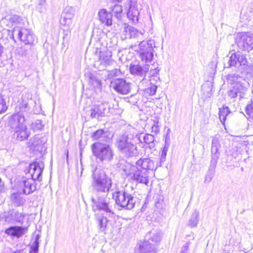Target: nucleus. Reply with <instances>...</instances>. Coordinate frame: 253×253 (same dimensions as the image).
Returning <instances> with one entry per match:
<instances>
[{
    "label": "nucleus",
    "instance_id": "f257e3e1",
    "mask_svg": "<svg viewBox=\"0 0 253 253\" xmlns=\"http://www.w3.org/2000/svg\"><path fill=\"white\" fill-rule=\"evenodd\" d=\"M92 177L91 206L93 211H103L113 214L114 212L112 202L105 199L112 185L111 179L103 170L96 168L93 171Z\"/></svg>",
    "mask_w": 253,
    "mask_h": 253
},
{
    "label": "nucleus",
    "instance_id": "f03ea898",
    "mask_svg": "<svg viewBox=\"0 0 253 253\" xmlns=\"http://www.w3.org/2000/svg\"><path fill=\"white\" fill-rule=\"evenodd\" d=\"M154 168V163L151 159H140L135 165H128L124 170L130 182L147 185L149 183L148 170H153Z\"/></svg>",
    "mask_w": 253,
    "mask_h": 253
},
{
    "label": "nucleus",
    "instance_id": "7ed1b4c3",
    "mask_svg": "<svg viewBox=\"0 0 253 253\" xmlns=\"http://www.w3.org/2000/svg\"><path fill=\"white\" fill-rule=\"evenodd\" d=\"M141 142L140 135L133 130L126 131L118 137L116 146L119 150L126 157H133L138 154L136 144Z\"/></svg>",
    "mask_w": 253,
    "mask_h": 253
},
{
    "label": "nucleus",
    "instance_id": "20e7f679",
    "mask_svg": "<svg viewBox=\"0 0 253 253\" xmlns=\"http://www.w3.org/2000/svg\"><path fill=\"white\" fill-rule=\"evenodd\" d=\"M91 149L93 155L101 162H109L113 159L114 151L109 144L97 142L91 145Z\"/></svg>",
    "mask_w": 253,
    "mask_h": 253
},
{
    "label": "nucleus",
    "instance_id": "39448f33",
    "mask_svg": "<svg viewBox=\"0 0 253 253\" xmlns=\"http://www.w3.org/2000/svg\"><path fill=\"white\" fill-rule=\"evenodd\" d=\"M155 41L153 40L143 41L139 44V49L136 45L131 46V48L137 51L142 61L146 63H150L154 57V48L155 47Z\"/></svg>",
    "mask_w": 253,
    "mask_h": 253
},
{
    "label": "nucleus",
    "instance_id": "423d86ee",
    "mask_svg": "<svg viewBox=\"0 0 253 253\" xmlns=\"http://www.w3.org/2000/svg\"><path fill=\"white\" fill-rule=\"evenodd\" d=\"M116 204L122 209L130 210L136 203V199L126 190L116 191L113 195Z\"/></svg>",
    "mask_w": 253,
    "mask_h": 253
},
{
    "label": "nucleus",
    "instance_id": "0eeeda50",
    "mask_svg": "<svg viewBox=\"0 0 253 253\" xmlns=\"http://www.w3.org/2000/svg\"><path fill=\"white\" fill-rule=\"evenodd\" d=\"M229 57H227V63H224V66L226 68H230L234 66L237 68H241L240 71L243 72L247 70L251 65L249 63L246 57L239 51L230 52Z\"/></svg>",
    "mask_w": 253,
    "mask_h": 253
},
{
    "label": "nucleus",
    "instance_id": "6e6552de",
    "mask_svg": "<svg viewBox=\"0 0 253 253\" xmlns=\"http://www.w3.org/2000/svg\"><path fill=\"white\" fill-rule=\"evenodd\" d=\"M36 183L30 177L22 176L16 180L13 189L19 193L28 195L32 193L36 190Z\"/></svg>",
    "mask_w": 253,
    "mask_h": 253
},
{
    "label": "nucleus",
    "instance_id": "1a4fd4ad",
    "mask_svg": "<svg viewBox=\"0 0 253 253\" xmlns=\"http://www.w3.org/2000/svg\"><path fill=\"white\" fill-rule=\"evenodd\" d=\"M235 41L240 49L249 52L253 49V33L242 32L237 33Z\"/></svg>",
    "mask_w": 253,
    "mask_h": 253
},
{
    "label": "nucleus",
    "instance_id": "9d476101",
    "mask_svg": "<svg viewBox=\"0 0 253 253\" xmlns=\"http://www.w3.org/2000/svg\"><path fill=\"white\" fill-rule=\"evenodd\" d=\"M12 35L17 36L25 44H33L36 39V37L32 31L26 28H21L19 26L14 28Z\"/></svg>",
    "mask_w": 253,
    "mask_h": 253
},
{
    "label": "nucleus",
    "instance_id": "9b49d317",
    "mask_svg": "<svg viewBox=\"0 0 253 253\" xmlns=\"http://www.w3.org/2000/svg\"><path fill=\"white\" fill-rule=\"evenodd\" d=\"M75 9L70 6H66L61 14L60 23L64 31H69L72 26Z\"/></svg>",
    "mask_w": 253,
    "mask_h": 253
},
{
    "label": "nucleus",
    "instance_id": "f8f14e48",
    "mask_svg": "<svg viewBox=\"0 0 253 253\" xmlns=\"http://www.w3.org/2000/svg\"><path fill=\"white\" fill-rule=\"evenodd\" d=\"M44 167V163L42 162H35L31 164L26 173H29V176L31 177V179L41 181L42 180V174Z\"/></svg>",
    "mask_w": 253,
    "mask_h": 253
},
{
    "label": "nucleus",
    "instance_id": "ddd939ff",
    "mask_svg": "<svg viewBox=\"0 0 253 253\" xmlns=\"http://www.w3.org/2000/svg\"><path fill=\"white\" fill-rule=\"evenodd\" d=\"M112 56V53L110 50H106L100 52L98 60L95 62V66L100 70H103L107 66L113 65L115 61Z\"/></svg>",
    "mask_w": 253,
    "mask_h": 253
},
{
    "label": "nucleus",
    "instance_id": "4468645a",
    "mask_svg": "<svg viewBox=\"0 0 253 253\" xmlns=\"http://www.w3.org/2000/svg\"><path fill=\"white\" fill-rule=\"evenodd\" d=\"M110 86L120 94H126L130 90V84L123 79H116L112 81Z\"/></svg>",
    "mask_w": 253,
    "mask_h": 253
},
{
    "label": "nucleus",
    "instance_id": "2eb2a0df",
    "mask_svg": "<svg viewBox=\"0 0 253 253\" xmlns=\"http://www.w3.org/2000/svg\"><path fill=\"white\" fill-rule=\"evenodd\" d=\"M220 147V145L218 139L216 137L213 138L211 148V158L210 167L213 169H215L217 161L219 158L220 153L218 150Z\"/></svg>",
    "mask_w": 253,
    "mask_h": 253
},
{
    "label": "nucleus",
    "instance_id": "dca6fc26",
    "mask_svg": "<svg viewBox=\"0 0 253 253\" xmlns=\"http://www.w3.org/2000/svg\"><path fill=\"white\" fill-rule=\"evenodd\" d=\"M127 5L128 6L127 11L128 18L133 23L137 22L138 21L139 12L136 0H128Z\"/></svg>",
    "mask_w": 253,
    "mask_h": 253
},
{
    "label": "nucleus",
    "instance_id": "f3484780",
    "mask_svg": "<svg viewBox=\"0 0 253 253\" xmlns=\"http://www.w3.org/2000/svg\"><path fill=\"white\" fill-rule=\"evenodd\" d=\"M24 116L18 113L12 115L9 120V125L12 130L20 127L22 126H26Z\"/></svg>",
    "mask_w": 253,
    "mask_h": 253
},
{
    "label": "nucleus",
    "instance_id": "a211bd4d",
    "mask_svg": "<svg viewBox=\"0 0 253 253\" xmlns=\"http://www.w3.org/2000/svg\"><path fill=\"white\" fill-rule=\"evenodd\" d=\"M247 88L242 84H237V85L231 86V88L228 92V95L231 98H235L239 96L240 98L243 97Z\"/></svg>",
    "mask_w": 253,
    "mask_h": 253
},
{
    "label": "nucleus",
    "instance_id": "6ab92c4d",
    "mask_svg": "<svg viewBox=\"0 0 253 253\" xmlns=\"http://www.w3.org/2000/svg\"><path fill=\"white\" fill-rule=\"evenodd\" d=\"M28 231L27 227L11 226L5 231V233L7 235L19 238L24 235Z\"/></svg>",
    "mask_w": 253,
    "mask_h": 253
},
{
    "label": "nucleus",
    "instance_id": "aec40b11",
    "mask_svg": "<svg viewBox=\"0 0 253 253\" xmlns=\"http://www.w3.org/2000/svg\"><path fill=\"white\" fill-rule=\"evenodd\" d=\"M138 245L139 248L138 253H156L157 249L154 245H152L148 241L140 242Z\"/></svg>",
    "mask_w": 253,
    "mask_h": 253
},
{
    "label": "nucleus",
    "instance_id": "412c9836",
    "mask_svg": "<svg viewBox=\"0 0 253 253\" xmlns=\"http://www.w3.org/2000/svg\"><path fill=\"white\" fill-rule=\"evenodd\" d=\"M14 135L18 140L23 141L28 139L30 135V132L26 126H21L18 128L13 130Z\"/></svg>",
    "mask_w": 253,
    "mask_h": 253
},
{
    "label": "nucleus",
    "instance_id": "4be33fe9",
    "mask_svg": "<svg viewBox=\"0 0 253 253\" xmlns=\"http://www.w3.org/2000/svg\"><path fill=\"white\" fill-rule=\"evenodd\" d=\"M99 20L107 26H111L112 24V14L108 12L105 9L100 10L98 13Z\"/></svg>",
    "mask_w": 253,
    "mask_h": 253
},
{
    "label": "nucleus",
    "instance_id": "5701e85b",
    "mask_svg": "<svg viewBox=\"0 0 253 253\" xmlns=\"http://www.w3.org/2000/svg\"><path fill=\"white\" fill-rule=\"evenodd\" d=\"M149 69V65L148 63L145 64L142 67L139 65H130L129 70L131 74L142 76L144 74L146 73Z\"/></svg>",
    "mask_w": 253,
    "mask_h": 253
},
{
    "label": "nucleus",
    "instance_id": "b1692460",
    "mask_svg": "<svg viewBox=\"0 0 253 253\" xmlns=\"http://www.w3.org/2000/svg\"><path fill=\"white\" fill-rule=\"evenodd\" d=\"M146 238L155 243H158L161 240L162 233L159 230H153L147 233Z\"/></svg>",
    "mask_w": 253,
    "mask_h": 253
},
{
    "label": "nucleus",
    "instance_id": "393cba45",
    "mask_svg": "<svg viewBox=\"0 0 253 253\" xmlns=\"http://www.w3.org/2000/svg\"><path fill=\"white\" fill-rule=\"evenodd\" d=\"M96 106L98 109L99 115L101 117L107 115L110 112V105L108 102L106 101H105L99 105Z\"/></svg>",
    "mask_w": 253,
    "mask_h": 253
},
{
    "label": "nucleus",
    "instance_id": "a878e982",
    "mask_svg": "<svg viewBox=\"0 0 253 253\" xmlns=\"http://www.w3.org/2000/svg\"><path fill=\"white\" fill-rule=\"evenodd\" d=\"M22 194L16 191V192L13 193L11 195V200L17 206L22 205L25 202V199L20 195Z\"/></svg>",
    "mask_w": 253,
    "mask_h": 253
},
{
    "label": "nucleus",
    "instance_id": "bb28decb",
    "mask_svg": "<svg viewBox=\"0 0 253 253\" xmlns=\"http://www.w3.org/2000/svg\"><path fill=\"white\" fill-rule=\"evenodd\" d=\"M9 217L16 222L22 223L25 218V214L17 211H12L7 214L6 218Z\"/></svg>",
    "mask_w": 253,
    "mask_h": 253
},
{
    "label": "nucleus",
    "instance_id": "cd10ccee",
    "mask_svg": "<svg viewBox=\"0 0 253 253\" xmlns=\"http://www.w3.org/2000/svg\"><path fill=\"white\" fill-rule=\"evenodd\" d=\"M241 77L235 74H230L227 76L226 80L228 83L231 86L237 85V84H242L241 83Z\"/></svg>",
    "mask_w": 253,
    "mask_h": 253
},
{
    "label": "nucleus",
    "instance_id": "c85d7f7f",
    "mask_svg": "<svg viewBox=\"0 0 253 253\" xmlns=\"http://www.w3.org/2000/svg\"><path fill=\"white\" fill-rule=\"evenodd\" d=\"M199 212L195 210L191 214L188 222V226L193 228L197 226L199 222Z\"/></svg>",
    "mask_w": 253,
    "mask_h": 253
},
{
    "label": "nucleus",
    "instance_id": "c756f323",
    "mask_svg": "<svg viewBox=\"0 0 253 253\" xmlns=\"http://www.w3.org/2000/svg\"><path fill=\"white\" fill-rule=\"evenodd\" d=\"M144 142L149 145L150 149H152L155 147V138L152 134H146L143 136Z\"/></svg>",
    "mask_w": 253,
    "mask_h": 253
},
{
    "label": "nucleus",
    "instance_id": "7c9ffc66",
    "mask_svg": "<svg viewBox=\"0 0 253 253\" xmlns=\"http://www.w3.org/2000/svg\"><path fill=\"white\" fill-rule=\"evenodd\" d=\"M98 221L99 222L100 230L102 232H104L108 227L109 220L107 217L102 216L98 218Z\"/></svg>",
    "mask_w": 253,
    "mask_h": 253
},
{
    "label": "nucleus",
    "instance_id": "2f4dec72",
    "mask_svg": "<svg viewBox=\"0 0 253 253\" xmlns=\"http://www.w3.org/2000/svg\"><path fill=\"white\" fill-rule=\"evenodd\" d=\"M230 113L229 108L228 107H223L222 109H220L219 111V118L220 122L222 123H224L226 116Z\"/></svg>",
    "mask_w": 253,
    "mask_h": 253
},
{
    "label": "nucleus",
    "instance_id": "473e14b6",
    "mask_svg": "<svg viewBox=\"0 0 253 253\" xmlns=\"http://www.w3.org/2000/svg\"><path fill=\"white\" fill-rule=\"evenodd\" d=\"M24 96V95H23ZM29 104L28 100L24 99L23 96L22 98V101L18 106V109L20 112H25L29 110Z\"/></svg>",
    "mask_w": 253,
    "mask_h": 253
},
{
    "label": "nucleus",
    "instance_id": "72a5a7b5",
    "mask_svg": "<svg viewBox=\"0 0 253 253\" xmlns=\"http://www.w3.org/2000/svg\"><path fill=\"white\" fill-rule=\"evenodd\" d=\"M111 8L112 12L115 14L117 18L121 17L123 9L121 5L115 4L114 6H111Z\"/></svg>",
    "mask_w": 253,
    "mask_h": 253
},
{
    "label": "nucleus",
    "instance_id": "f704fd0d",
    "mask_svg": "<svg viewBox=\"0 0 253 253\" xmlns=\"http://www.w3.org/2000/svg\"><path fill=\"white\" fill-rule=\"evenodd\" d=\"M214 175V169L211 168L210 166L209 169L205 177L204 182L205 183H210Z\"/></svg>",
    "mask_w": 253,
    "mask_h": 253
},
{
    "label": "nucleus",
    "instance_id": "c9c22d12",
    "mask_svg": "<svg viewBox=\"0 0 253 253\" xmlns=\"http://www.w3.org/2000/svg\"><path fill=\"white\" fill-rule=\"evenodd\" d=\"M90 117L93 118H97V119H99L101 117L100 116L98 109L96 105H94L91 107L90 110Z\"/></svg>",
    "mask_w": 253,
    "mask_h": 253
},
{
    "label": "nucleus",
    "instance_id": "e433bc0d",
    "mask_svg": "<svg viewBox=\"0 0 253 253\" xmlns=\"http://www.w3.org/2000/svg\"><path fill=\"white\" fill-rule=\"evenodd\" d=\"M131 28V26H129L126 24H125L123 25L122 28V35L124 36L125 39L129 38V29Z\"/></svg>",
    "mask_w": 253,
    "mask_h": 253
},
{
    "label": "nucleus",
    "instance_id": "4c0bfd02",
    "mask_svg": "<svg viewBox=\"0 0 253 253\" xmlns=\"http://www.w3.org/2000/svg\"><path fill=\"white\" fill-rule=\"evenodd\" d=\"M90 80L91 84H92L94 88L98 89L99 90L101 89L102 87L101 80L95 77L91 78Z\"/></svg>",
    "mask_w": 253,
    "mask_h": 253
},
{
    "label": "nucleus",
    "instance_id": "58836bf2",
    "mask_svg": "<svg viewBox=\"0 0 253 253\" xmlns=\"http://www.w3.org/2000/svg\"><path fill=\"white\" fill-rule=\"evenodd\" d=\"M105 134L104 133L103 130L99 129L92 134V137L95 140H97L103 137H105Z\"/></svg>",
    "mask_w": 253,
    "mask_h": 253
},
{
    "label": "nucleus",
    "instance_id": "ea45409f",
    "mask_svg": "<svg viewBox=\"0 0 253 253\" xmlns=\"http://www.w3.org/2000/svg\"><path fill=\"white\" fill-rule=\"evenodd\" d=\"M7 109L5 100L1 95H0V114L5 112Z\"/></svg>",
    "mask_w": 253,
    "mask_h": 253
},
{
    "label": "nucleus",
    "instance_id": "a19ab883",
    "mask_svg": "<svg viewBox=\"0 0 253 253\" xmlns=\"http://www.w3.org/2000/svg\"><path fill=\"white\" fill-rule=\"evenodd\" d=\"M129 30V38H136V37H139V36H142V34L141 32H139L137 31V30L131 26V28Z\"/></svg>",
    "mask_w": 253,
    "mask_h": 253
},
{
    "label": "nucleus",
    "instance_id": "79ce46f5",
    "mask_svg": "<svg viewBox=\"0 0 253 253\" xmlns=\"http://www.w3.org/2000/svg\"><path fill=\"white\" fill-rule=\"evenodd\" d=\"M157 85H150V87L145 89V91L146 93L148 94L149 95H153L155 94L157 89Z\"/></svg>",
    "mask_w": 253,
    "mask_h": 253
},
{
    "label": "nucleus",
    "instance_id": "37998d69",
    "mask_svg": "<svg viewBox=\"0 0 253 253\" xmlns=\"http://www.w3.org/2000/svg\"><path fill=\"white\" fill-rule=\"evenodd\" d=\"M31 126L34 130H40L42 128L43 125H42V121L37 120L32 124Z\"/></svg>",
    "mask_w": 253,
    "mask_h": 253
},
{
    "label": "nucleus",
    "instance_id": "c03bdc74",
    "mask_svg": "<svg viewBox=\"0 0 253 253\" xmlns=\"http://www.w3.org/2000/svg\"><path fill=\"white\" fill-rule=\"evenodd\" d=\"M247 114L252 119H253V101L248 105L246 108Z\"/></svg>",
    "mask_w": 253,
    "mask_h": 253
},
{
    "label": "nucleus",
    "instance_id": "a18cd8bd",
    "mask_svg": "<svg viewBox=\"0 0 253 253\" xmlns=\"http://www.w3.org/2000/svg\"><path fill=\"white\" fill-rule=\"evenodd\" d=\"M121 74V71L118 69H114L108 71V77L112 78L115 76H118Z\"/></svg>",
    "mask_w": 253,
    "mask_h": 253
},
{
    "label": "nucleus",
    "instance_id": "49530a36",
    "mask_svg": "<svg viewBox=\"0 0 253 253\" xmlns=\"http://www.w3.org/2000/svg\"><path fill=\"white\" fill-rule=\"evenodd\" d=\"M150 85H158L160 82V80L159 77L158 76H154L153 77H151L150 80Z\"/></svg>",
    "mask_w": 253,
    "mask_h": 253
},
{
    "label": "nucleus",
    "instance_id": "de8ad7c7",
    "mask_svg": "<svg viewBox=\"0 0 253 253\" xmlns=\"http://www.w3.org/2000/svg\"><path fill=\"white\" fill-rule=\"evenodd\" d=\"M40 138L38 136L32 137L29 142L30 146H36L39 143Z\"/></svg>",
    "mask_w": 253,
    "mask_h": 253
},
{
    "label": "nucleus",
    "instance_id": "09e8293b",
    "mask_svg": "<svg viewBox=\"0 0 253 253\" xmlns=\"http://www.w3.org/2000/svg\"><path fill=\"white\" fill-rule=\"evenodd\" d=\"M168 145H167L166 146H164L161 154V162H164L165 161L167 153V151L168 150Z\"/></svg>",
    "mask_w": 253,
    "mask_h": 253
},
{
    "label": "nucleus",
    "instance_id": "8fccbe9b",
    "mask_svg": "<svg viewBox=\"0 0 253 253\" xmlns=\"http://www.w3.org/2000/svg\"><path fill=\"white\" fill-rule=\"evenodd\" d=\"M160 131V126L158 122H154L151 127V132L154 134H157Z\"/></svg>",
    "mask_w": 253,
    "mask_h": 253
},
{
    "label": "nucleus",
    "instance_id": "3c124183",
    "mask_svg": "<svg viewBox=\"0 0 253 253\" xmlns=\"http://www.w3.org/2000/svg\"><path fill=\"white\" fill-rule=\"evenodd\" d=\"M39 242L34 241L32 244L31 249L32 251H39Z\"/></svg>",
    "mask_w": 253,
    "mask_h": 253
},
{
    "label": "nucleus",
    "instance_id": "603ef678",
    "mask_svg": "<svg viewBox=\"0 0 253 253\" xmlns=\"http://www.w3.org/2000/svg\"><path fill=\"white\" fill-rule=\"evenodd\" d=\"M20 20L21 18L18 15H14L11 17V20L15 24L19 23Z\"/></svg>",
    "mask_w": 253,
    "mask_h": 253
},
{
    "label": "nucleus",
    "instance_id": "864d4df0",
    "mask_svg": "<svg viewBox=\"0 0 253 253\" xmlns=\"http://www.w3.org/2000/svg\"><path fill=\"white\" fill-rule=\"evenodd\" d=\"M189 248V244L187 243L185 245L181 248V251L180 253H187Z\"/></svg>",
    "mask_w": 253,
    "mask_h": 253
},
{
    "label": "nucleus",
    "instance_id": "5fc2aeb1",
    "mask_svg": "<svg viewBox=\"0 0 253 253\" xmlns=\"http://www.w3.org/2000/svg\"><path fill=\"white\" fill-rule=\"evenodd\" d=\"M159 72V70H158L157 68H155L154 69H151L150 73L151 77H153L154 76H157Z\"/></svg>",
    "mask_w": 253,
    "mask_h": 253
},
{
    "label": "nucleus",
    "instance_id": "6e6d98bb",
    "mask_svg": "<svg viewBox=\"0 0 253 253\" xmlns=\"http://www.w3.org/2000/svg\"><path fill=\"white\" fill-rule=\"evenodd\" d=\"M167 145H168V148L169 146L170 143H169V137L167 136L165 138V144L164 146H166Z\"/></svg>",
    "mask_w": 253,
    "mask_h": 253
},
{
    "label": "nucleus",
    "instance_id": "4d7b16f0",
    "mask_svg": "<svg viewBox=\"0 0 253 253\" xmlns=\"http://www.w3.org/2000/svg\"><path fill=\"white\" fill-rule=\"evenodd\" d=\"M12 253H26L24 250H17Z\"/></svg>",
    "mask_w": 253,
    "mask_h": 253
},
{
    "label": "nucleus",
    "instance_id": "13d9d810",
    "mask_svg": "<svg viewBox=\"0 0 253 253\" xmlns=\"http://www.w3.org/2000/svg\"><path fill=\"white\" fill-rule=\"evenodd\" d=\"M45 2V0H39V5L40 6L43 5Z\"/></svg>",
    "mask_w": 253,
    "mask_h": 253
},
{
    "label": "nucleus",
    "instance_id": "bf43d9fd",
    "mask_svg": "<svg viewBox=\"0 0 253 253\" xmlns=\"http://www.w3.org/2000/svg\"><path fill=\"white\" fill-rule=\"evenodd\" d=\"M40 238V235L39 234H37L35 236V241H39V240Z\"/></svg>",
    "mask_w": 253,
    "mask_h": 253
},
{
    "label": "nucleus",
    "instance_id": "052dcab7",
    "mask_svg": "<svg viewBox=\"0 0 253 253\" xmlns=\"http://www.w3.org/2000/svg\"><path fill=\"white\" fill-rule=\"evenodd\" d=\"M3 53V46L0 44V56L1 55V54Z\"/></svg>",
    "mask_w": 253,
    "mask_h": 253
},
{
    "label": "nucleus",
    "instance_id": "680f3d73",
    "mask_svg": "<svg viewBox=\"0 0 253 253\" xmlns=\"http://www.w3.org/2000/svg\"><path fill=\"white\" fill-rule=\"evenodd\" d=\"M3 188V184L1 183V179L0 178V191L2 190Z\"/></svg>",
    "mask_w": 253,
    "mask_h": 253
},
{
    "label": "nucleus",
    "instance_id": "e2e57ef3",
    "mask_svg": "<svg viewBox=\"0 0 253 253\" xmlns=\"http://www.w3.org/2000/svg\"><path fill=\"white\" fill-rule=\"evenodd\" d=\"M122 0H110L111 1H112L113 2H119L120 1H121Z\"/></svg>",
    "mask_w": 253,
    "mask_h": 253
},
{
    "label": "nucleus",
    "instance_id": "0e129e2a",
    "mask_svg": "<svg viewBox=\"0 0 253 253\" xmlns=\"http://www.w3.org/2000/svg\"><path fill=\"white\" fill-rule=\"evenodd\" d=\"M133 98V96H131L129 99H131Z\"/></svg>",
    "mask_w": 253,
    "mask_h": 253
},
{
    "label": "nucleus",
    "instance_id": "69168bd1",
    "mask_svg": "<svg viewBox=\"0 0 253 253\" xmlns=\"http://www.w3.org/2000/svg\"><path fill=\"white\" fill-rule=\"evenodd\" d=\"M34 253H38V251H33Z\"/></svg>",
    "mask_w": 253,
    "mask_h": 253
},
{
    "label": "nucleus",
    "instance_id": "338daca9",
    "mask_svg": "<svg viewBox=\"0 0 253 253\" xmlns=\"http://www.w3.org/2000/svg\"><path fill=\"white\" fill-rule=\"evenodd\" d=\"M158 203H157V204H156V205H157V207L158 206Z\"/></svg>",
    "mask_w": 253,
    "mask_h": 253
},
{
    "label": "nucleus",
    "instance_id": "774afa93",
    "mask_svg": "<svg viewBox=\"0 0 253 253\" xmlns=\"http://www.w3.org/2000/svg\"><path fill=\"white\" fill-rule=\"evenodd\" d=\"M252 11H253V10Z\"/></svg>",
    "mask_w": 253,
    "mask_h": 253
}]
</instances>
